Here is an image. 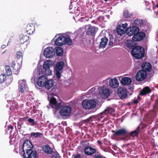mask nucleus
Instances as JSON below:
<instances>
[{
    "label": "nucleus",
    "mask_w": 158,
    "mask_h": 158,
    "mask_svg": "<svg viewBox=\"0 0 158 158\" xmlns=\"http://www.w3.org/2000/svg\"><path fill=\"white\" fill-rule=\"evenodd\" d=\"M131 53L133 56L136 59H140L143 57L145 52L142 47L137 46L132 48Z\"/></svg>",
    "instance_id": "obj_1"
},
{
    "label": "nucleus",
    "mask_w": 158,
    "mask_h": 158,
    "mask_svg": "<svg viewBox=\"0 0 158 158\" xmlns=\"http://www.w3.org/2000/svg\"><path fill=\"white\" fill-rule=\"evenodd\" d=\"M50 60H47L45 61L43 64V69L44 71H42V69H39L38 74L40 75L41 74H44L47 76L51 75L52 72L50 69Z\"/></svg>",
    "instance_id": "obj_2"
},
{
    "label": "nucleus",
    "mask_w": 158,
    "mask_h": 158,
    "mask_svg": "<svg viewBox=\"0 0 158 158\" xmlns=\"http://www.w3.org/2000/svg\"><path fill=\"white\" fill-rule=\"evenodd\" d=\"M95 101L92 100L86 99L82 102V105L83 107L86 109H90L94 108L96 106Z\"/></svg>",
    "instance_id": "obj_3"
},
{
    "label": "nucleus",
    "mask_w": 158,
    "mask_h": 158,
    "mask_svg": "<svg viewBox=\"0 0 158 158\" xmlns=\"http://www.w3.org/2000/svg\"><path fill=\"white\" fill-rule=\"evenodd\" d=\"M65 65L63 61L58 62L55 67L56 75L58 79H59L61 77V73L62 72V69Z\"/></svg>",
    "instance_id": "obj_4"
},
{
    "label": "nucleus",
    "mask_w": 158,
    "mask_h": 158,
    "mask_svg": "<svg viewBox=\"0 0 158 158\" xmlns=\"http://www.w3.org/2000/svg\"><path fill=\"white\" fill-rule=\"evenodd\" d=\"M111 131L113 133L112 136L114 138L125 136L128 133L127 131L124 128L120 129L116 131L112 130Z\"/></svg>",
    "instance_id": "obj_5"
},
{
    "label": "nucleus",
    "mask_w": 158,
    "mask_h": 158,
    "mask_svg": "<svg viewBox=\"0 0 158 158\" xmlns=\"http://www.w3.org/2000/svg\"><path fill=\"white\" fill-rule=\"evenodd\" d=\"M72 109L70 107L68 106H64L60 109L59 113L60 115L62 117L69 116L71 114Z\"/></svg>",
    "instance_id": "obj_6"
},
{
    "label": "nucleus",
    "mask_w": 158,
    "mask_h": 158,
    "mask_svg": "<svg viewBox=\"0 0 158 158\" xmlns=\"http://www.w3.org/2000/svg\"><path fill=\"white\" fill-rule=\"evenodd\" d=\"M98 90L99 94L103 98H107L110 95V90L104 85L98 88Z\"/></svg>",
    "instance_id": "obj_7"
},
{
    "label": "nucleus",
    "mask_w": 158,
    "mask_h": 158,
    "mask_svg": "<svg viewBox=\"0 0 158 158\" xmlns=\"http://www.w3.org/2000/svg\"><path fill=\"white\" fill-rule=\"evenodd\" d=\"M49 105L52 108H54L56 110H57L61 107V103H57L56 99L54 97L50 98Z\"/></svg>",
    "instance_id": "obj_8"
},
{
    "label": "nucleus",
    "mask_w": 158,
    "mask_h": 158,
    "mask_svg": "<svg viewBox=\"0 0 158 158\" xmlns=\"http://www.w3.org/2000/svg\"><path fill=\"white\" fill-rule=\"evenodd\" d=\"M33 146L30 141L29 140H25L22 146L23 151V153L33 149Z\"/></svg>",
    "instance_id": "obj_9"
},
{
    "label": "nucleus",
    "mask_w": 158,
    "mask_h": 158,
    "mask_svg": "<svg viewBox=\"0 0 158 158\" xmlns=\"http://www.w3.org/2000/svg\"><path fill=\"white\" fill-rule=\"evenodd\" d=\"M147 73L142 70H139L136 74V80L139 81L145 80L147 77Z\"/></svg>",
    "instance_id": "obj_10"
},
{
    "label": "nucleus",
    "mask_w": 158,
    "mask_h": 158,
    "mask_svg": "<svg viewBox=\"0 0 158 158\" xmlns=\"http://www.w3.org/2000/svg\"><path fill=\"white\" fill-rule=\"evenodd\" d=\"M37 154L36 152L32 149L23 153V156L24 158H37Z\"/></svg>",
    "instance_id": "obj_11"
},
{
    "label": "nucleus",
    "mask_w": 158,
    "mask_h": 158,
    "mask_svg": "<svg viewBox=\"0 0 158 158\" xmlns=\"http://www.w3.org/2000/svg\"><path fill=\"white\" fill-rule=\"evenodd\" d=\"M146 36L145 33L140 32H138L133 37L132 40L135 41H139L142 40Z\"/></svg>",
    "instance_id": "obj_12"
},
{
    "label": "nucleus",
    "mask_w": 158,
    "mask_h": 158,
    "mask_svg": "<svg viewBox=\"0 0 158 158\" xmlns=\"http://www.w3.org/2000/svg\"><path fill=\"white\" fill-rule=\"evenodd\" d=\"M86 34L89 36H92L95 34V32L98 28L94 26L92 27L89 24L86 26Z\"/></svg>",
    "instance_id": "obj_13"
},
{
    "label": "nucleus",
    "mask_w": 158,
    "mask_h": 158,
    "mask_svg": "<svg viewBox=\"0 0 158 158\" xmlns=\"http://www.w3.org/2000/svg\"><path fill=\"white\" fill-rule=\"evenodd\" d=\"M142 70L147 73L150 72L152 69V65L149 63L144 62L141 65Z\"/></svg>",
    "instance_id": "obj_14"
},
{
    "label": "nucleus",
    "mask_w": 158,
    "mask_h": 158,
    "mask_svg": "<svg viewBox=\"0 0 158 158\" xmlns=\"http://www.w3.org/2000/svg\"><path fill=\"white\" fill-rule=\"evenodd\" d=\"M54 49L52 47H48L44 50V56L47 58H51L54 54Z\"/></svg>",
    "instance_id": "obj_15"
},
{
    "label": "nucleus",
    "mask_w": 158,
    "mask_h": 158,
    "mask_svg": "<svg viewBox=\"0 0 158 158\" xmlns=\"http://www.w3.org/2000/svg\"><path fill=\"white\" fill-rule=\"evenodd\" d=\"M117 93L121 99L125 98L127 96V89L122 87L118 89Z\"/></svg>",
    "instance_id": "obj_16"
},
{
    "label": "nucleus",
    "mask_w": 158,
    "mask_h": 158,
    "mask_svg": "<svg viewBox=\"0 0 158 158\" xmlns=\"http://www.w3.org/2000/svg\"><path fill=\"white\" fill-rule=\"evenodd\" d=\"M139 28L136 26H132L129 27L127 32V34L129 36H131L135 35L139 32Z\"/></svg>",
    "instance_id": "obj_17"
},
{
    "label": "nucleus",
    "mask_w": 158,
    "mask_h": 158,
    "mask_svg": "<svg viewBox=\"0 0 158 158\" xmlns=\"http://www.w3.org/2000/svg\"><path fill=\"white\" fill-rule=\"evenodd\" d=\"M48 78L45 76L42 75L39 77L37 81V85L40 87H44Z\"/></svg>",
    "instance_id": "obj_18"
},
{
    "label": "nucleus",
    "mask_w": 158,
    "mask_h": 158,
    "mask_svg": "<svg viewBox=\"0 0 158 158\" xmlns=\"http://www.w3.org/2000/svg\"><path fill=\"white\" fill-rule=\"evenodd\" d=\"M84 151L85 154L87 155H92L96 152L95 149L89 146L85 148Z\"/></svg>",
    "instance_id": "obj_19"
},
{
    "label": "nucleus",
    "mask_w": 158,
    "mask_h": 158,
    "mask_svg": "<svg viewBox=\"0 0 158 158\" xmlns=\"http://www.w3.org/2000/svg\"><path fill=\"white\" fill-rule=\"evenodd\" d=\"M19 92L23 93L26 89V82L23 80H19Z\"/></svg>",
    "instance_id": "obj_20"
},
{
    "label": "nucleus",
    "mask_w": 158,
    "mask_h": 158,
    "mask_svg": "<svg viewBox=\"0 0 158 158\" xmlns=\"http://www.w3.org/2000/svg\"><path fill=\"white\" fill-rule=\"evenodd\" d=\"M110 86L113 88H117L119 85L117 79L115 78H112L110 79L109 81Z\"/></svg>",
    "instance_id": "obj_21"
},
{
    "label": "nucleus",
    "mask_w": 158,
    "mask_h": 158,
    "mask_svg": "<svg viewBox=\"0 0 158 158\" xmlns=\"http://www.w3.org/2000/svg\"><path fill=\"white\" fill-rule=\"evenodd\" d=\"M64 36L63 35H61L57 38L55 41V44L56 45L61 46L63 44V40H64Z\"/></svg>",
    "instance_id": "obj_22"
},
{
    "label": "nucleus",
    "mask_w": 158,
    "mask_h": 158,
    "mask_svg": "<svg viewBox=\"0 0 158 158\" xmlns=\"http://www.w3.org/2000/svg\"><path fill=\"white\" fill-rule=\"evenodd\" d=\"M42 149L43 151L45 153L48 154H52L53 152V149L51 148L48 145H46L43 146Z\"/></svg>",
    "instance_id": "obj_23"
},
{
    "label": "nucleus",
    "mask_w": 158,
    "mask_h": 158,
    "mask_svg": "<svg viewBox=\"0 0 158 158\" xmlns=\"http://www.w3.org/2000/svg\"><path fill=\"white\" fill-rule=\"evenodd\" d=\"M45 85L44 86L45 88L48 89H49L52 88L54 85V81L52 79L48 80L45 82Z\"/></svg>",
    "instance_id": "obj_24"
},
{
    "label": "nucleus",
    "mask_w": 158,
    "mask_h": 158,
    "mask_svg": "<svg viewBox=\"0 0 158 158\" xmlns=\"http://www.w3.org/2000/svg\"><path fill=\"white\" fill-rule=\"evenodd\" d=\"M132 82L131 79L128 77H124L122 78L121 82L123 85H127L130 84Z\"/></svg>",
    "instance_id": "obj_25"
},
{
    "label": "nucleus",
    "mask_w": 158,
    "mask_h": 158,
    "mask_svg": "<svg viewBox=\"0 0 158 158\" xmlns=\"http://www.w3.org/2000/svg\"><path fill=\"white\" fill-rule=\"evenodd\" d=\"M26 30L27 34H31L35 30V27L32 24L31 25L28 24L27 26Z\"/></svg>",
    "instance_id": "obj_26"
},
{
    "label": "nucleus",
    "mask_w": 158,
    "mask_h": 158,
    "mask_svg": "<svg viewBox=\"0 0 158 158\" xmlns=\"http://www.w3.org/2000/svg\"><path fill=\"white\" fill-rule=\"evenodd\" d=\"M152 90L148 86H146L143 88L140 92L139 94L141 95H144L151 92Z\"/></svg>",
    "instance_id": "obj_27"
},
{
    "label": "nucleus",
    "mask_w": 158,
    "mask_h": 158,
    "mask_svg": "<svg viewBox=\"0 0 158 158\" xmlns=\"http://www.w3.org/2000/svg\"><path fill=\"white\" fill-rule=\"evenodd\" d=\"M133 24L134 25H135V26H137L140 27H142L144 24L143 20L138 19H135Z\"/></svg>",
    "instance_id": "obj_28"
},
{
    "label": "nucleus",
    "mask_w": 158,
    "mask_h": 158,
    "mask_svg": "<svg viewBox=\"0 0 158 158\" xmlns=\"http://www.w3.org/2000/svg\"><path fill=\"white\" fill-rule=\"evenodd\" d=\"M72 44V40L69 36H64L63 45L67 44L71 46Z\"/></svg>",
    "instance_id": "obj_29"
},
{
    "label": "nucleus",
    "mask_w": 158,
    "mask_h": 158,
    "mask_svg": "<svg viewBox=\"0 0 158 158\" xmlns=\"http://www.w3.org/2000/svg\"><path fill=\"white\" fill-rule=\"evenodd\" d=\"M140 131V128L138 126L135 131H132L130 133V135L132 137H138L139 135Z\"/></svg>",
    "instance_id": "obj_30"
},
{
    "label": "nucleus",
    "mask_w": 158,
    "mask_h": 158,
    "mask_svg": "<svg viewBox=\"0 0 158 158\" xmlns=\"http://www.w3.org/2000/svg\"><path fill=\"white\" fill-rule=\"evenodd\" d=\"M108 41V39L106 37H104L101 39V42L99 44V48H103L105 47L107 44Z\"/></svg>",
    "instance_id": "obj_31"
},
{
    "label": "nucleus",
    "mask_w": 158,
    "mask_h": 158,
    "mask_svg": "<svg viewBox=\"0 0 158 158\" xmlns=\"http://www.w3.org/2000/svg\"><path fill=\"white\" fill-rule=\"evenodd\" d=\"M114 112V110L113 108L110 107H107L102 112V114L105 115L108 114H113Z\"/></svg>",
    "instance_id": "obj_32"
},
{
    "label": "nucleus",
    "mask_w": 158,
    "mask_h": 158,
    "mask_svg": "<svg viewBox=\"0 0 158 158\" xmlns=\"http://www.w3.org/2000/svg\"><path fill=\"white\" fill-rule=\"evenodd\" d=\"M29 37L26 35H21L20 37V42L21 44H23L25 42L29 40Z\"/></svg>",
    "instance_id": "obj_33"
},
{
    "label": "nucleus",
    "mask_w": 158,
    "mask_h": 158,
    "mask_svg": "<svg viewBox=\"0 0 158 158\" xmlns=\"http://www.w3.org/2000/svg\"><path fill=\"white\" fill-rule=\"evenodd\" d=\"M121 27V25L118 26L116 28L117 32L118 35H121L125 33V31Z\"/></svg>",
    "instance_id": "obj_34"
},
{
    "label": "nucleus",
    "mask_w": 158,
    "mask_h": 158,
    "mask_svg": "<svg viewBox=\"0 0 158 158\" xmlns=\"http://www.w3.org/2000/svg\"><path fill=\"white\" fill-rule=\"evenodd\" d=\"M123 16L125 18H130L133 15L132 13L129 11L128 10L124 11L123 14Z\"/></svg>",
    "instance_id": "obj_35"
},
{
    "label": "nucleus",
    "mask_w": 158,
    "mask_h": 158,
    "mask_svg": "<svg viewBox=\"0 0 158 158\" xmlns=\"http://www.w3.org/2000/svg\"><path fill=\"white\" fill-rule=\"evenodd\" d=\"M63 49L60 47H56V55L58 56H62L63 55Z\"/></svg>",
    "instance_id": "obj_36"
},
{
    "label": "nucleus",
    "mask_w": 158,
    "mask_h": 158,
    "mask_svg": "<svg viewBox=\"0 0 158 158\" xmlns=\"http://www.w3.org/2000/svg\"><path fill=\"white\" fill-rule=\"evenodd\" d=\"M43 134L42 133L40 132H31L30 135L31 137H33L35 138L40 137L41 136H42Z\"/></svg>",
    "instance_id": "obj_37"
},
{
    "label": "nucleus",
    "mask_w": 158,
    "mask_h": 158,
    "mask_svg": "<svg viewBox=\"0 0 158 158\" xmlns=\"http://www.w3.org/2000/svg\"><path fill=\"white\" fill-rule=\"evenodd\" d=\"M6 73V75L9 76L12 74V71L10 66L8 65H6L5 67Z\"/></svg>",
    "instance_id": "obj_38"
},
{
    "label": "nucleus",
    "mask_w": 158,
    "mask_h": 158,
    "mask_svg": "<svg viewBox=\"0 0 158 158\" xmlns=\"http://www.w3.org/2000/svg\"><path fill=\"white\" fill-rule=\"evenodd\" d=\"M16 57L17 59L20 60L21 61H22L23 57L22 52L20 51L17 52L16 53Z\"/></svg>",
    "instance_id": "obj_39"
},
{
    "label": "nucleus",
    "mask_w": 158,
    "mask_h": 158,
    "mask_svg": "<svg viewBox=\"0 0 158 158\" xmlns=\"http://www.w3.org/2000/svg\"><path fill=\"white\" fill-rule=\"evenodd\" d=\"M52 153V158H60L59 154L57 151H53Z\"/></svg>",
    "instance_id": "obj_40"
},
{
    "label": "nucleus",
    "mask_w": 158,
    "mask_h": 158,
    "mask_svg": "<svg viewBox=\"0 0 158 158\" xmlns=\"http://www.w3.org/2000/svg\"><path fill=\"white\" fill-rule=\"evenodd\" d=\"M15 61H13L11 63V67L13 69V72L17 71L18 68L15 67Z\"/></svg>",
    "instance_id": "obj_41"
},
{
    "label": "nucleus",
    "mask_w": 158,
    "mask_h": 158,
    "mask_svg": "<svg viewBox=\"0 0 158 158\" xmlns=\"http://www.w3.org/2000/svg\"><path fill=\"white\" fill-rule=\"evenodd\" d=\"M6 77L5 74H2L0 75V83H2L4 82L6 79Z\"/></svg>",
    "instance_id": "obj_42"
},
{
    "label": "nucleus",
    "mask_w": 158,
    "mask_h": 158,
    "mask_svg": "<svg viewBox=\"0 0 158 158\" xmlns=\"http://www.w3.org/2000/svg\"><path fill=\"white\" fill-rule=\"evenodd\" d=\"M154 109L156 111L158 112V99L156 100L155 104L154 106Z\"/></svg>",
    "instance_id": "obj_43"
},
{
    "label": "nucleus",
    "mask_w": 158,
    "mask_h": 158,
    "mask_svg": "<svg viewBox=\"0 0 158 158\" xmlns=\"http://www.w3.org/2000/svg\"><path fill=\"white\" fill-rule=\"evenodd\" d=\"M146 5L147 6L146 9L148 10H150L151 9V4L150 3L148 2L147 1H145Z\"/></svg>",
    "instance_id": "obj_44"
},
{
    "label": "nucleus",
    "mask_w": 158,
    "mask_h": 158,
    "mask_svg": "<svg viewBox=\"0 0 158 158\" xmlns=\"http://www.w3.org/2000/svg\"><path fill=\"white\" fill-rule=\"evenodd\" d=\"M27 121L30 123H32L33 125L36 124V123L34 121V120L31 118H28L27 120Z\"/></svg>",
    "instance_id": "obj_45"
},
{
    "label": "nucleus",
    "mask_w": 158,
    "mask_h": 158,
    "mask_svg": "<svg viewBox=\"0 0 158 158\" xmlns=\"http://www.w3.org/2000/svg\"><path fill=\"white\" fill-rule=\"evenodd\" d=\"M120 25H121V27H122V28L125 31L127 29V23H125V24H121Z\"/></svg>",
    "instance_id": "obj_46"
},
{
    "label": "nucleus",
    "mask_w": 158,
    "mask_h": 158,
    "mask_svg": "<svg viewBox=\"0 0 158 158\" xmlns=\"http://www.w3.org/2000/svg\"><path fill=\"white\" fill-rule=\"evenodd\" d=\"M94 158H104L102 156L99 154H95L94 156Z\"/></svg>",
    "instance_id": "obj_47"
},
{
    "label": "nucleus",
    "mask_w": 158,
    "mask_h": 158,
    "mask_svg": "<svg viewBox=\"0 0 158 158\" xmlns=\"http://www.w3.org/2000/svg\"><path fill=\"white\" fill-rule=\"evenodd\" d=\"M113 39H110V41L109 42V44L110 46H112L113 44Z\"/></svg>",
    "instance_id": "obj_48"
},
{
    "label": "nucleus",
    "mask_w": 158,
    "mask_h": 158,
    "mask_svg": "<svg viewBox=\"0 0 158 158\" xmlns=\"http://www.w3.org/2000/svg\"><path fill=\"white\" fill-rule=\"evenodd\" d=\"M74 158H82L81 155H77L74 157Z\"/></svg>",
    "instance_id": "obj_49"
},
{
    "label": "nucleus",
    "mask_w": 158,
    "mask_h": 158,
    "mask_svg": "<svg viewBox=\"0 0 158 158\" xmlns=\"http://www.w3.org/2000/svg\"><path fill=\"white\" fill-rule=\"evenodd\" d=\"M133 103L134 104H137L138 102V100H135L133 101Z\"/></svg>",
    "instance_id": "obj_50"
},
{
    "label": "nucleus",
    "mask_w": 158,
    "mask_h": 158,
    "mask_svg": "<svg viewBox=\"0 0 158 158\" xmlns=\"http://www.w3.org/2000/svg\"><path fill=\"white\" fill-rule=\"evenodd\" d=\"M8 128L9 129H11V130H12L13 128V127L12 126L9 125L8 126Z\"/></svg>",
    "instance_id": "obj_51"
},
{
    "label": "nucleus",
    "mask_w": 158,
    "mask_h": 158,
    "mask_svg": "<svg viewBox=\"0 0 158 158\" xmlns=\"http://www.w3.org/2000/svg\"><path fill=\"white\" fill-rule=\"evenodd\" d=\"M153 76V73H150V74H149V77H150V78H151Z\"/></svg>",
    "instance_id": "obj_52"
},
{
    "label": "nucleus",
    "mask_w": 158,
    "mask_h": 158,
    "mask_svg": "<svg viewBox=\"0 0 158 158\" xmlns=\"http://www.w3.org/2000/svg\"><path fill=\"white\" fill-rule=\"evenodd\" d=\"M6 47V46L5 45H3L2 46V48H5Z\"/></svg>",
    "instance_id": "obj_53"
},
{
    "label": "nucleus",
    "mask_w": 158,
    "mask_h": 158,
    "mask_svg": "<svg viewBox=\"0 0 158 158\" xmlns=\"http://www.w3.org/2000/svg\"><path fill=\"white\" fill-rule=\"evenodd\" d=\"M140 97L139 96H137V99L138 100H140Z\"/></svg>",
    "instance_id": "obj_54"
},
{
    "label": "nucleus",
    "mask_w": 158,
    "mask_h": 158,
    "mask_svg": "<svg viewBox=\"0 0 158 158\" xmlns=\"http://www.w3.org/2000/svg\"><path fill=\"white\" fill-rule=\"evenodd\" d=\"M98 143L99 144H100L101 143V142L100 140L98 141Z\"/></svg>",
    "instance_id": "obj_55"
},
{
    "label": "nucleus",
    "mask_w": 158,
    "mask_h": 158,
    "mask_svg": "<svg viewBox=\"0 0 158 158\" xmlns=\"http://www.w3.org/2000/svg\"><path fill=\"white\" fill-rule=\"evenodd\" d=\"M155 6L156 8H158V3L157 4V5H155Z\"/></svg>",
    "instance_id": "obj_56"
},
{
    "label": "nucleus",
    "mask_w": 158,
    "mask_h": 158,
    "mask_svg": "<svg viewBox=\"0 0 158 158\" xmlns=\"http://www.w3.org/2000/svg\"><path fill=\"white\" fill-rule=\"evenodd\" d=\"M9 43V41L8 42V44H7V45H8V43Z\"/></svg>",
    "instance_id": "obj_57"
}]
</instances>
